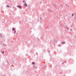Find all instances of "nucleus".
I'll use <instances>...</instances> for the list:
<instances>
[{"label":"nucleus","mask_w":76,"mask_h":76,"mask_svg":"<svg viewBox=\"0 0 76 76\" xmlns=\"http://www.w3.org/2000/svg\"><path fill=\"white\" fill-rule=\"evenodd\" d=\"M17 7H19L20 8V9H21V6H17Z\"/></svg>","instance_id":"nucleus-1"},{"label":"nucleus","mask_w":76,"mask_h":76,"mask_svg":"<svg viewBox=\"0 0 76 76\" xmlns=\"http://www.w3.org/2000/svg\"><path fill=\"white\" fill-rule=\"evenodd\" d=\"M24 6H27V4H26V3H25L24 4Z\"/></svg>","instance_id":"nucleus-2"},{"label":"nucleus","mask_w":76,"mask_h":76,"mask_svg":"<svg viewBox=\"0 0 76 76\" xmlns=\"http://www.w3.org/2000/svg\"><path fill=\"white\" fill-rule=\"evenodd\" d=\"M12 30H13V31H15V32L16 31H15V30L14 28H12Z\"/></svg>","instance_id":"nucleus-3"},{"label":"nucleus","mask_w":76,"mask_h":76,"mask_svg":"<svg viewBox=\"0 0 76 76\" xmlns=\"http://www.w3.org/2000/svg\"><path fill=\"white\" fill-rule=\"evenodd\" d=\"M35 64V62H32V64L34 65V64Z\"/></svg>","instance_id":"nucleus-4"},{"label":"nucleus","mask_w":76,"mask_h":76,"mask_svg":"<svg viewBox=\"0 0 76 76\" xmlns=\"http://www.w3.org/2000/svg\"><path fill=\"white\" fill-rule=\"evenodd\" d=\"M62 44H65V43L64 42H62Z\"/></svg>","instance_id":"nucleus-5"},{"label":"nucleus","mask_w":76,"mask_h":76,"mask_svg":"<svg viewBox=\"0 0 76 76\" xmlns=\"http://www.w3.org/2000/svg\"><path fill=\"white\" fill-rule=\"evenodd\" d=\"M7 7H9V5H7Z\"/></svg>","instance_id":"nucleus-6"},{"label":"nucleus","mask_w":76,"mask_h":76,"mask_svg":"<svg viewBox=\"0 0 76 76\" xmlns=\"http://www.w3.org/2000/svg\"><path fill=\"white\" fill-rule=\"evenodd\" d=\"M3 45H4V46H6V45H4V44H3Z\"/></svg>","instance_id":"nucleus-7"},{"label":"nucleus","mask_w":76,"mask_h":76,"mask_svg":"<svg viewBox=\"0 0 76 76\" xmlns=\"http://www.w3.org/2000/svg\"><path fill=\"white\" fill-rule=\"evenodd\" d=\"M2 53H4V51H3L2 52Z\"/></svg>","instance_id":"nucleus-8"},{"label":"nucleus","mask_w":76,"mask_h":76,"mask_svg":"<svg viewBox=\"0 0 76 76\" xmlns=\"http://www.w3.org/2000/svg\"><path fill=\"white\" fill-rule=\"evenodd\" d=\"M73 15H74L73 14H72V16H73Z\"/></svg>","instance_id":"nucleus-9"},{"label":"nucleus","mask_w":76,"mask_h":76,"mask_svg":"<svg viewBox=\"0 0 76 76\" xmlns=\"http://www.w3.org/2000/svg\"><path fill=\"white\" fill-rule=\"evenodd\" d=\"M64 76H65V75H64Z\"/></svg>","instance_id":"nucleus-10"}]
</instances>
